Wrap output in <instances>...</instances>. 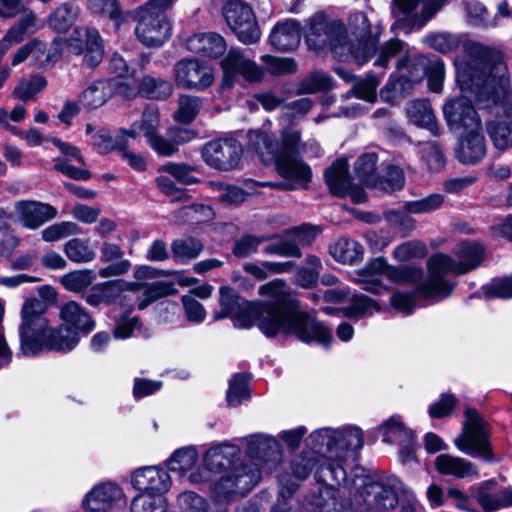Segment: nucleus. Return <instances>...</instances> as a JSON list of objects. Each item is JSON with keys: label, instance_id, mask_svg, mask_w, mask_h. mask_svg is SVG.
Wrapping results in <instances>:
<instances>
[{"label": "nucleus", "instance_id": "f257e3e1", "mask_svg": "<svg viewBox=\"0 0 512 512\" xmlns=\"http://www.w3.org/2000/svg\"><path fill=\"white\" fill-rule=\"evenodd\" d=\"M423 43L442 54L463 47L465 56L455 58L456 81L462 96L449 100L443 107L444 117L450 127L479 128L480 115L469 98L486 103L488 113L508 117L512 94L508 69L501 53L479 42L464 40L450 32L429 33Z\"/></svg>", "mask_w": 512, "mask_h": 512}, {"label": "nucleus", "instance_id": "f03ea898", "mask_svg": "<svg viewBox=\"0 0 512 512\" xmlns=\"http://www.w3.org/2000/svg\"><path fill=\"white\" fill-rule=\"evenodd\" d=\"M287 285L281 279H275L259 287V294L271 299L268 303L248 302L229 288H220V307L214 313L218 321L231 317L234 326L247 329L254 324L267 337L278 333L294 334L299 340L317 342L329 346L333 341L332 331L323 323L299 308V302L291 298L286 291Z\"/></svg>", "mask_w": 512, "mask_h": 512}, {"label": "nucleus", "instance_id": "7ed1b4c3", "mask_svg": "<svg viewBox=\"0 0 512 512\" xmlns=\"http://www.w3.org/2000/svg\"><path fill=\"white\" fill-rule=\"evenodd\" d=\"M381 32V26H372L361 11L349 16L348 31L342 21L329 20L323 13H317L309 19L305 38L310 49H330L340 57L350 55L363 65L374 51Z\"/></svg>", "mask_w": 512, "mask_h": 512}, {"label": "nucleus", "instance_id": "20e7f679", "mask_svg": "<svg viewBox=\"0 0 512 512\" xmlns=\"http://www.w3.org/2000/svg\"><path fill=\"white\" fill-rule=\"evenodd\" d=\"M249 147L262 163L274 164L292 187L303 189L311 182V167L300 157L304 145L297 130H249Z\"/></svg>", "mask_w": 512, "mask_h": 512}, {"label": "nucleus", "instance_id": "39448f33", "mask_svg": "<svg viewBox=\"0 0 512 512\" xmlns=\"http://www.w3.org/2000/svg\"><path fill=\"white\" fill-rule=\"evenodd\" d=\"M37 293L40 299L26 298L21 308L18 356L36 357L43 351H59L63 348L61 325L50 327L44 317L49 307L57 305L58 292L50 285H42L37 288Z\"/></svg>", "mask_w": 512, "mask_h": 512}, {"label": "nucleus", "instance_id": "423d86ee", "mask_svg": "<svg viewBox=\"0 0 512 512\" xmlns=\"http://www.w3.org/2000/svg\"><path fill=\"white\" fill-rule=\"evenodd\" d=\"M250 463L232 467L211 488L214 501L227 503L248 493L260 480V466L271 470L281 460L280 446L271 436L259 435L249 442Z\"/></svg>", "mask_w": 512, "mask_h": 512}, {"label": "nucleus", "instance_id": "0eeeda50", "mask_svg": "<svg viewBox=\"0 0 512 512\" xmlns=\"http://www.w3.org/2000/svg\"><path fill=\"white\" fill-rule=\"evenodd\" d=\"M363 443V432L358 427H324L313 431L307 445L324 458L316 471L318 480L330 486L345 484L347 475L341 463L349 451L360 449Z\"/></svg>", "mask_w": 512, "mask_h": 512}, {"label": "nucleus", "instance_id": "6e6552de", "mask_svg": "<svg viewBox=\"0 0 512 512\" xmlns=\"http://www.w3.org/2000/svg\"><path fill=\"white\" fill-rule=\"evenodd\" d=\"M484 247L476 242H462L452 255L438 253L427 261L428 278L419 286L420 293L436 301L447 298L454 283L445 278L447 274L461 275L477 268L484 257Z\"/></svg>", "mask_w": 512, "mask_h": 512}, {"label": "nucleus", "instance_id": "1a4fd4ad", "mask_svg": "<svg viewBox=\"0 0 512 512\" xmlns=\"http://www.w3.org/2000/svg\"><path fill=\"white\" fill-rule=\"evenodd\" d=\"M396 479L377 481L370 477H358L354 485V505L363 512H384L394 509L398 503Z\"/></svg>", "mask_w": 512, "mask_h": 512}, {"label": "nucleus", "instance_id": "9d476101", "mask_svg": "<svg viewBox=\"0 0 512 512\" xmlns=\"http://www.w3.org/2000/svg\"><path fill=\"white\" fill-rule=\"evenodd\" d=\"M453 442L459 451L469 456L493 460L488 423L474 409H466L462 431Z\"/></svg>", "mask_w": 512, "mask_h": 512}, {"label": "nucleus", "instance_id": "9b49d317", "mask_svg": "<svg viewBox=\"0 0 512 512\" xmlns=\"http://www.w3.org/2000/svg\"><path fill=\"white\" fill-rule=\"evenodd\" d=\"M222 70V88L230 89L239 77L246 82H260L264 77V68L259 66L249 49L231 48L220 62Z\"/></svg>", "mask_w": 512, "mask_h": 512}, {"label": "nucleus", "instance_id": "f8f14e48", "mask_svg": "<svg viewBox=\"0 0 512 512\" xmlns=\"http://www.w3.org/2000/svg\"><path fill=\"white\" fill-rule=\"evenodd\" d=\"M446 0H393L392 14L406 33L419 30L445 5Z\"/></svg>", "mask_w": 512, "mask_h": 512}, {"label": "nucleus", "instance_id": "ddd939ff", "mask_svg": "<svg viewBox=\"0 0 512 512\" xmlns=\"http://www.w3.org/2000/svg\"><path fill=\"white\" fill-rule=\"evenodd\" d=\"M226 24L244 44H252L260 39L261 32L250 5L241 0H228L222 7Z\"/></svg>", "mask_w": 512, "mask_h": 512}, {"label": "nucleus", "instance_id": "4468645a", "mask_svg": "<svg viewBox=\"0 0 512 512\" xmlns=\"http://www.w3.org/2000/svg\"><path fill=\"white\" fill-rule=\"evenodd\" d=\"M66 50L75 55L84 54V63L95 68L103 59L104 48L99 32L95 29L66 28Z\"/></svg>", "mask_w": 512, "mask_h": 512}, {"label": "nucleus", "instance_id": "2eb2a0df", "mask_svg": "<svg viewBox=\"0 0 512 512\" xmlns=\"http://www.w3.org/2000/svg\"><path fill=\"white\" fill-rule=\"evenodd\" d=\"M242 155V145L232 138L210 141L202 149V157L206 164L220 171L235 169Z\"/></svg>", "mask_w": 512, "mask_h": 512}, {"label": "nucleus", "instance_id": "dca6fc26", "mask_svg": "<svg viewBox=\"0 0 512 512\" xmlns=\"http://www.w3.org/2000/svg\"><path fill=\"white\" fill-rule=\"evenodd\" d=\"M134 17L137 22L136 36L145 46L160 47L171 37V26L167 16H154L136 9Z\"/></svg>", "mask_w": 512, "mask_h": 512}, {"label": "nucleus", "instance_id": "f3484780", "mask_svg": "<svg viewBox=\"0 0 512 512\" xmlns=\"http://www.w3.org/2000/svg\"><path fill=\"white\" fill-rule=\"evenodd\" d=\"M175 81L178 86L186 89L202 90L214 82L211 66L194 58H185L174 66Z\"/></svg>", "mask_w": 512, "mask_h": 512}, {"label": "nucleus", "instance_id": "a211bd4d", "mask_svg": "<svg viewBox=\"0 0 512 512\" xmlns=\"http://www.w3.org/2000/svg\"><path fill=\"white\" fill-rule=\"evenodd\" d=\"M324 177L330 191L334 195L349 196L354 203H363L367 200L365 192L352 185L346 159L336 160L325 170Z\"/></svg>", "mask_w": 512, "mask_h": 512}, {"label": "nucleus", "instance_id": "6ab92c4d", "mask_svg": "<svg viewBox=\"0 0 512 512\" xmlns=\"http://www.w3.org/2000/svg\"><path fill=\"white\" fill-rule=\"evenodd\" d=\"M131 483L143 494L163 496L171 487L168 472L157 466H147L136 470L131 477Z\"/></svg>", "mask_w": 512, "mask_h": 512}, {"label": "nucleus", "instance_id": "aec40b11", "mask_svg": "<svg viewBox=\"0 0 512 512\" xmlns=\"http://www.w3.org/2000/svg\"><path fill=\"white\" fill-rule=\"evenodd\" d=\"M122 496V489L116 484L101 483L85 494L82 508L85 512H110Z\"/></svg>", "mask_w": 512, "mask_h": 512}, {"label": "nucleus", "instance_id": "412c9836", "mask_svg": "<svg viewBox=\"0 0 512 512\" xmlns=\"http://www.w3.org/2000/svg\"><path fill=\"white\" fill-rule=\"evenodd\" d=\"M486 154V140L480 130H463L454 147L455 158L462 164L473 165Z\"/></svg>", "mask_w": 512, "mask_h": 512}, {"label": "nucleus", "instance_id": "4be33fe9", "mask_svg": "<svg viewBox=\"0 0 512 512\" xmlns=\"http://www.w3.org/2000/svg\"><path fill=\"white\" fill-rule=\"evenodd\" d=\"M429 61L422 55L399 58L397 61L399 76L395 82V89L405 92L414 84L421 82L426 76Z\"/></svg>", "mask_w": 512, "mask_h": 512}, {"label": "nucleus", "instance_id": "5701e85b", "mask_svg": "<svg viewBox=\"0 0 512 512\" xmlns=\"http://www.w3.org/2000/svg\"><path fill=\"white\" fill-rule=\"evenodd\" d=\"M474 496L485 512H495L512 506V489H498L492 480L481 483Z\"/></svg>", "mask_w": 512, "mask_h": 512}, {"label": "nucleus", "instance_id": "b1692460", "mask_svg": "<svg viewBox=\"0 0 512 512\" xmlns=\"http://www.w3.org/2000/svg\"><path fill=\"white\" fill-rule=\"evenodd\" d=\"M94 328L90 316L74 301L66 303V349H72L80 339V333Z\"/></svg>", "mask_w": 512, "mask_h": 512}, {"label": "nucleus", "instance_id": "393cba45", "mask_svg": "<svg viewBox=\"0 0 512 512\" xmlns=\"http://www.w3.org/2000/svg\"><path fill=\"white\" fill-rule=\"evenodd\" d=\"M120 89L127 98L141 94L147 98L165 99L172 94L173 86L167 80L152 76H145L140 80V76H138V81H134L132 86L124 85Z\"/></svg>", "mask_w": 512, "mask_h": 512}, {"label": "nucleus", "instance_id": "a878e982", "mask_svg": "<svg viewBox=\"0 0 512 512\" xmlns=\"http://www.w3.org/2000/svg\"><path fill=\"white\" fill-rule=\"evenodd\" d=\"M15 210L23 226L29 229H37L56 216L54 207L36 201H19Z\"/></svg>", "mask_w": 512, "mask_h": 512}, {"label": "nucleus", "instance_id": "bb28decb", "mask_svg": "<svg viewBox=\"0 0 512 512\" xmlns=\"http://www.w3.org/2000/svg\"><path fill=\"white\" fill-rule=\"evenodd\" d=\"M100 261L109 265L99 270L102 278L120 276L127 273L131 262L124 258L123 249L116 243L104 242L100 248Z\"/></svg>", "mask_w": 512, "mask_h": 512}, {"label": "nucleus", "instance_id": "cd10ccee", "mask_svg": "<svg viewBox=\"0 0 512 512\" xmlns=\"http://www.w3.org/2000/svg\"><path fill=\"white\" fill-rule=\"evenodd\" d=\"M436 470L457 479L478 478V468L470 461L450 454H440L435 459Z\"/></svg>", "mask_w": 512, "mask_h": 512}, {"label": "nucleus", "instance_id": "c85d7f7f", "mask_svg": "<svg viewBox=\"0 0 512 512\" xmlns=\"http://www.w3.org/2000/svg\"><path fill=\"white\" fill-rule=\"evenodd\" d=\"M187 49L204 57L217 58L226 50L224 38L217 33H199L188 38Z\"/></svg>", "mask_w": 512, "mask_h": 512}, {"label": "nucleus", "instance_id": "c756f323", "mask_svg": "<svg viewBox=\"0 0 512 512\" xmlns=\"http://www.w3.org/2000/svg\"><path fill=\"white\" fill-rule=\"evenodd\" d=\"M388 263L383 258H376L366 264L357 272L356 282L362 284V288L374 294H381L386 290L380 282V276L386 275Z\"/></svg>", "mask_w": 512, "mask_h": 512}, {"label": "nucleus", "instance_id": "7c9ffc66", "mask_svg": "<svg viewBox=\"0 0 512 512\" xmlns=\"http://www.w3.org/2000/svg\"><path fill=\"white\" fill-rule=\"evenodd\" d=\"M388 263L383 258H376L366 264L357 272L356 282L362 284V288L374 294H381L386 290L380 282V276L386 275Z\"/></svg>", "mask_w": 512, "mask_h": 512}, {"label": "nucleus", "instance_id": "2f4dec72", "mask_svg": "<svg viewBox=\"0 0 512 512\" xmlns=\"http://www.w3.org/2000/svg\"><path fill=\"white\" fill-rule=\"evenodd\" d=\"M257 182L248 179L243 183V187L234 185H227L221 182H210V188L217 193L216 198L218 201L226 204H240L244 202L247 197L255 195Z\"/></svg>", "mask_w": 512, "mask_h": 512}, {"label": "nucleus", "instance_id": "473e14b6", "mask_svg": "<svg viewBox=\"0 0 512 512\" xmlns=\"http://www.w3.org/2000/svg\"><path fill=\"white\" fill-rule=\"evenodd\" d=\"M240 450L237 446L223 443L210 448L204 455L205 468L210 472H220L230 468L234 460L239 456Z\"/></svg>", "mask_w": 512, "mask_h": 512}, {"label": "nucleus", "instance_id": "72a5a7b5", "mask_svg": "<svg viewBox=\"0 0 512 512\" xmlns=\"http://www.w3.org/2000/svg\"><path fill=\"white\" fill-rule=\"evenodd\" d=\"M301 40L300 25L294 20L278 23L270 34V43L278 50L289 51L298 47Z\"/></svg>", "mask_w": 512, "mask_h": 512}, {"label": "nucleus", "instance_id": "f704fd0d", "mask_svg": "<svg viewBox=\"0 0 512 512\" xmlns=\"http://www.w3.org/2000/svg\"><path fill=\"white\" fill-rule=\"evenodd\" d=\"M405 109L411 125L418 128H434L437 125V118L428 100H412L406 104Z\"/></svg>", "mask_w": 512, "mask_h": 512}, {"label": "nucleus", "instance_id": "c9c22d12", "mask_svg": "<svg viewBox=\"0 0 512 512\" xmlns=\"http://www.w3.org/2000/svg\"><path fill=\"white\" fill-rule=\"evenodd\" d=\"M329 252L336 261L352 265L362 260L364 249L355 240L340 238L330 245Z\"/></svg>", "mask_w": 512, "mask_h": 512}, {"label": "nucleus", "instance_id": "e433bc0d", "mask_svg": "<svg viewBox=\"0 0 512 512\" xmlns=\"http://www.w3.org/2000/svg\"><path fill=\"white\" fill-rule=\"evenodd\" d=\"M213 209L204 204H192L184 206L173 214V221L176 224H201L212 220Z\"/></svg>", "mask_w": 512, "mask_h": 512}, {"label": "nucleus", "instance_id": "4c0bfd02", "mask_svg": "<svg viewBox=\"0 0 512 512\" xmlns=\"http://www.w3.org/2000/svg\"><path fill=\"white\" fill-rule=\"evenodd\" d=\"M321 268L322 263L317 256H308L294 273L292 282L305 289L312 288L318 282Z\"/></svg>", "mask_w": 512, "mask_h": 512}, {"label": "nucleus", "instance_id": "58836bf2", "mask_svg": "<svg viewBox=\"0 0 512 512\" xmlns=\"http://www.w3.org/2000/svg\"><path fill=\"white\" fill-rule=\"evenodd\" d=\"M144 59L137 63H128L120 54L113 53L108 60V70L116 77L138 81V76L143 73Z\"/></svg>", "mask_w": 512, "mask_h": 512}, {"label": "nucleus", "instance_id": "ea45409f", "mask_svg": "<svg viewBox=\"0 0 512 512\" xmlns=\"http://www.w3.org/2000/svg\"><path fill=\"white\" fill-rule=\"evenodd\" d=\"M127 137H135L134 131H124L119 136L113 137L108 130H100L93 135V144L101 153H108L114 149L123 150L126 147Z\"/></svg>", "mask_w": 512, "mask_h": 512}, {"label": "nucleus", "instance_id": "a19ab883", "mask_svg": "<svg viewBox=\"0 0 512 512\" xmlns=\"http://www.w3.org/2000/svg\"><path fill=\"white\" fill-rule=\"evenodd\" d=\"M378 157L375 153H365L361 155L355 162V172L360 181L369 187L377 186V177L375 175L377 169Z\"/></svg>", "mask_w": 512, "mask_h": 512}, {"label": "nucleus", "instance_id": "79ce46f5", "mask_svg": "<svg viewBox=\"0 0 512 512\" xmlns=\"http://www.w3.org/2000/svg\"><path fill=\"white\" fill-rule=\"evenodd\" d=\"M173 257L178 262L195 259L203 250V244L196 238L176 239L171 244Z\"/></svg>", "mask_w": 512, "mask_h": 512}, {"label": "nucleus", "instance_id": "37998d69", "mask_svg": "<svg viewBox=\"0 0 512 512\" xmlns=\"http://www.w3.org/2000/svg\"><path fill=\"white\" fill-rule=\"evenodd\" d=\"M198 454L194 447H184L176 450L167 460V467L170 471L184 474L189 471L197 462Z\"/></svg>", "mask_w": 512, "mask_h": 512}, {"label": "nucleus", "instance_id": "c03bdc74", "mask_svg": "<svg viewBox=\"0 0 512 512\" xmlns=\"http://www.w3.org/2000/svg\"><path fill=\"white\" fill-rule=\"evenodd\" d=\"M248 382L249 376L244 373L236 374L230 380L226 395L228 406L237 407L250 397Z\"/></svg>", "mask_w": 512, "mask_h": 512}, {"label": "nucleus", "instance_id": "a18cd8bd", "mask_svg": "<svg viewBox=\"0 0 512 512\" xmlns=\"http://www.w3.org/2000/svg\"><path fill=\"white\" fill-rule=\"evenodd\" d=\"M130 510L131 512H168L167 503L163 496L143 493L133 498Z\"/></svg>", "mask_w": 512, "mask_h": 512}, {"label": "nucleus", "instance_id": "49530a36", "mask_svg": "<svg viewBox=\"0 0 512 512\" xmlns=\"http://www.w3.org/2000/svg\"><path fill=\"white\" fill-rule=\"evenodd\" d=\"M379 38L380 36L377 41H379ZM377 44L378 42H376L375 47H377ZM404 45L405 43L399 39H391L381 45L378 49L374 48V51L371 53L367 61L372 57V55H376L374 66L385 70L391 58L403 50Z\"/></svg>", "mask_w": 512, "mask_h": 512}, {"label": "nucleus", "instance_id": "de8ad7c7", "mask_svg": "<svg viewBox=\"0 0 512 512\" xmlns=\"http://www.w3.org/2000/svg\"><path fill=\"white\" fill-rule=\"evenodd\" d=\"M144 137L158 154L169 156L177 150L175 139L171 137L169 130L166 136L160 134L159 130H145Z\"/></svg>", "mask_w": 512, "mask_h": 512}, {"label": "nucleus", "instance_id": "09e8293b", "mask_svg": "<svg viewBox=\"0 0 512 512\" xmlns=\"http://www.w3.org/2000/svg\"><path fill=\"white\" fill-rule=\"evenodd\" d=\"M421 159L430 171L439 172L446 165V158L436 142H425L421 148Z\"/></svg>", "mask_w": 512, "mask_h": 512}, {"label": "nucleus", "instance_id": "8fccbe9b", "mask_svg": "<svg viewBox=\"0 0 512 512\" xmlns=\"http://www.w3.org/2000/svg\"><path fill=\"white\" fill-rule=\"evenodd\" d=\"M118 292L119 286L115 282L98 283L91 288L86 296V301L93 306L110 303L115 299Z\"/></svg>", "mask_w": 512, "mask_h": 512}, {"label": "nucleus", "instance_id": "3c124183", "mask_svg": "<svg viewBox=\"0 0 512 512\" xmlns=\"http://www.w3.org/2000/svg\"><path fill=\"white\" fill-rule=\"evenodd\" d=\"M110 95V89L105 81H97L89 86L81 96V102L89 108L103 105Z\"/></svg>", "mask_w": 512, "mask_h": 512}, {"label": "nucleus", "instance_id": "603ef678", "mask_svg": "<svg viewBox=\"0 0 512 512\" xmlns=\"http://www.w3.org/2000/svg\"><path fill=\"white\" fill-rule=\"evenodd\" d=\"M66 256L74 262L86 263L94 260L96 254L88 240L74 238L66 243Z\"/></svg>", "mask_w": 512, "mask_h": 512}, {"label": "nucleus", "instance_id": "864d4df0", "mask_svg": "<svg viewBox=\"0 0 512 512\" xmlns=\"http://www.w3.org/2000/svg\"><path fill=\"white\" fill-rule=\"evenodd\" d=\"M88 8L94 14L108 17L117 27L122 22V11L117 0H88Z\"/></svg>", "mask_w": 512, "mask_h": 512}, {"label": "nucleus", "instance_id": "5fc2aeb1", "mask_svg": "<svg viewBox=\"0 0 512 512\" xmlns=\"http://www.w3.org/2000/svg\"><path fill=\"white\" fill-rule=\"evenodd\" d=\"M410 212L389 210L384 213V219L386 222L396 230H398L402 236H407L416 227L415 220L409 215Z\"/></svg>", "mask_w": 512, "mask_h": 512}, {"label": "nucleus", "instance_id": "6e6d98bb", "mask_svg": "<svg viewBox=\"0 0 512 512\" xmlns=\"http://www.w3.org/2000/svg\"><path fill=\"white\" fill-rule=\"evenodd\" d=\"M443 203V195L431 194L419 200L405 202L403 208L412 214H426L439 209Z\"/></svg>", "mask_w": 512, "mask_h": 512}, {"label": "nucleus", "instance_id": "4d7b16f0", "mask_svg": "<svg viewBox=\"0 0 512 512\" xmlns=\"http://www.w3.org/2000/svg\"><path fill=\"white\" fill-rule=\"evenodd\" d=\"M379 305L365 295L354 296L350 304L345 308V314L349 317H362L372 315L374 312L379 311Z\"/></svg>", "mask_w": 512, "mask_h": 512}, {"label": "nucleus", "instance_id": "13d9d810", "mask_svg": "<svg viewBox=\"0 0 512 512\" xmlns=\"http://www.w3.org/2000/svg\"><path fill=\"white\" fill-rule=\"evenodd\" d=\"M332 87V78L323 72H313L298 86L299 94L316 93Z\"/></svg>", "mask_w": 512, "mask_h": 512}, {"label": "nucleus", "instance_id": "bf43d9fd", "mask_svg": "<svg viewBox=\"0 0 512 512\" xmlns=\"http://www.w3.org/2000/svg\"><path fill=\"white\" fill-rule=\"evenodd\" d=\"M96 280L93 270L82 269L66 274V289L75 293L83 292Z\"/></svg>", "mask_w": 512, "mask_h": 512}, {"label": "nucleus", "instance_id": "052dcab7", "mask_svg": "<svg viewBox=\"0 0 512 512\" xmlns=\"http://www.w3.org/2000/svg\"><path fill=\"white\" fill-rule=\"evenodd\" d=\"M176 293L174 284L166 281H159L149 285L144 292L145 298L138 303V309H145L153 301Z\"/></svg>", "mask_w": 512, "mask_h": 512}, {"label": "nucleus", "instance_id": "680f3d73", "mask_svg": "<svg viewBox=\"0 0 512 512\" xmlns=\"http://www.w3.org/2000/svg\"><path fill=\"white\" fill-rule=\"evenodd\" d=\"M379 429L383 432V441L393 443L394 441L404 438H411L412 434L406 429L398 416H392L381 424Z\"/></svg>", "mask_w": 512, "mask_h": 512}, {"label": "nucleus", "instance_id": "e2e57ef3", "mask_svg": "<svg viewBox=\"0 0 512 512\" xmlns=\"http://www.w3.org/2000/svg\"><path fill=\"white\" fill-rule=\"evenodd\" d=\"M46 84L47 82L42 76H32L29 79H22L13 93L18 99L27 101L44 89Z\"/></svg>", "mask_w": 512, "mask_h": 512}, {"label": "nucleus", "instance_id": "0e129e2a", "mask_svg": "<svg viewBox=\"0 0 512 512\" xmlns=\"http://www.w3.org/2000/svg\"><path fill=\"white\" fill-rule=\"evenodd\" d=\"M405 174L402 168L391 165L387 168L385 175L380 180L377 178V186L384 192H394L403 188Z\"/></svg>", "mask_w": 512, "mask_h": 512}, {"label": "nucleus", "instance_id": "69168bd1", "mask_svg": "<svg viewBox=\"0 0 512 512\" xmlns=\"http://www.w3.org/2000/svg\"><path fill=\"white\" fill-rule=\"evenodd\" d=\"M380 81V75L369 74L364 79L356 82L352 91L357 98L373 102L376 99V91Z\"/></svg>", "mask_w": 512, "mask_h": 512}, {"label": "nucleus", "instance_id": "338daca9", "mask_svg": "<svg viewBox=\"0 0 512 512\" xmlns=\"http://www.w3.org/2000/svg\"><path fill=\"white\" fill-rule=\"evenodd\" d=\"M199 107L200 102L198 98L183 96L179 100V108L174 113V118L181 124H189L198 114Z\"/></svg>", "mask_w": 512, "mask_h": 512}, {"label": "nucleus", "instance_id": "774afa93", "mask_svg": "<svg viewBox=\"0 0 512 512\" xmlns=\"http://www.w3.org/2000/svg\"><path fill=\"white\" fill-rule=\"evenodd\" d=\"M427 249L423 243L409 241L398 245L393 251V257L399 262H407L415 258H423Z\"/></svg>", "mask_w": 512, "mask_h": 512}]
</instances>
